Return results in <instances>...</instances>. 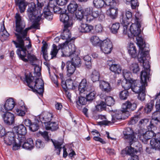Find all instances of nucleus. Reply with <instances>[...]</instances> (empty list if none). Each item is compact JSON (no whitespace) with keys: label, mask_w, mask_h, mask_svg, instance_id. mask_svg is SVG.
Masks as SVG:
<instances>
[{"label":"nucleus","mask_w":160,"mask_h":160,"mask_svg":"<svg viewBox=\"0 0 160 160\" xmlns=\"http://www.w3.org/2000/svg\"><path fill=\"white\" fill-rule=\"evenodd\" d=\"M138 136L140 140L144 144H147L149 140L154 137L150 141L152 148L160 150V133H155L153 129L146 131L145 129H142L139 131Z\"/></svg>","instance_id":"1"},{"label":"nucleus","mask_w":160,"mask_h":160,"mask_svg":"<svg viewBox=\"0 0 160 160\" xmlns=\"http://www.w3.org/2000/svg\"><path fill=\"white\" fill-rule=\"evenodd\" d=\"M140 62L143 63V67L144 69L141 73L140 78L141 84L139 86L140 89L138 92H135L138 94V98L141 101H144L145 98V87L147 86V81L148 80L149 75L150 66L149 64L148 61H146L144 63V62L142 58L139 59Z\"/></svg>","instance_id":"2"},{"label":"nucleus","mask_w":160,"mask_h":160,"mask_svg":"<svg viewBox=\"0 0 160 160\" xmlns=\"http://www.w3.org/2000/svg\"><path fill=\"white\" fill-rule=\"evenodd\" d=\"M83 12L87 21L89 23L98 17L100 21L103 20L105 18L103 13L101 11L94 10L92 7H88L85 8L83 11L78 10L76 12L75 15L78 19L81 20L83 18Z\"/></svg>","instance_id":"3"},{"label":"nucleus","mask_w":160,"mask_h":160,"mask_svg":"<svg viewBox=\"0 0 160 160\" xmlns=\"http://www.w3.org/2000/svg\"><path fill=\"white\" fill-rule=\"evenodd\" d=\"M62 48L61 55L62 57H69L71 58V63L76 67H80L82 64L81 60L76 52V48L74 44H70L67 47L65 45H60Z\"/></svg>","instance_id":"4"},{"label":"nucleus","mask_w":160,"mask_h":160,"mask_svg":"<svg viewBox=\"0 0 160 160\" xmlns=\"http://www.w3.org/2000/svg\"><path fill=\"white\" fill-rule=\"evenodd\" d=\"M12 42L17 48H18L17 51V54L20 59L25 62L28 61L33 65H35L38 60L35 55L28 53L26 48L24 46L23 40L18 41V42L14 41Z\"/></svg>","instance_id":"5"},{"label":"nucleus","mask_w":160,"mask_h":160,"mask_svg":"<svg viewBox=\"0 0 160 160\" xmlns=\"http://www.w3.org/2000/svg\"><path fill=\"white\" fill-rule=\"evenodd\" d=\"M123 110L122 111L116 110L114 114L112 115V119L111 121L107 120L103 121V124L107 125L111 123H114L117 121L118 120L121 119L122 118V114L124 113H129L128 111V109L131 111L135 110L137 107L136 103H132L130 101H127L125 103H123L122 106Z\"/></svg>","instance_id":"6"},{"label":"nucleus","mask_w":160,"mask_h":160,"mask_svg":"<svg viewBox=\"0 0 160 160\" xmlns=\"http://www.w3.org/2000/svg\"><path fill=\"white\" fill-rule=\"evenodd\" d=\"M15 18L16 23L15 31L16 32L15 33V34L17 37L18 41L24 39H27L26 36H27L28 31L31 29L32 27L31 26L23 30L25 24V22L22 20V17L20 14L18 13H17Z\"/></svg>","instance_id":"7"},{"label":"nucleus","mask_w":160,"mask_h":160,"mask_svg":"<svg viewBox=\"0 0 160 160\" xmlns=\"http://www.w3.org/2000/svg\"><path fill=\"white\" fill-rule=\"evenodd\" d=\"M37 7L35 3L31 2L27 10L28 16L31 21L33 22L38 23L41 19L42 14L41 13L42 8L44 6L43 3H39L38 1L37 3Z\"/></svg>","instance_id":"8"},{"label":"nucleus","mask_w":160,"mask_h":160,"mask_svg":"<svg viewBox=\"0 0 160 160\" xmlns=\"http://www.w3.org/2000/svg\"><path fill=\"white\" fill-rule=\"evenodd\" d=\"M26 81L28 85L34 92L42 95L44 91V82L40 78H35L33 76L26 75Z\"/></svg>","instance_id":"9"},{"label":"nucleus","mask_w":160,"mask_h":160,"mask_svg":"<svg viewBox=\"0 0 160 160\" xmlns=\"http://www.w3.org/2000/svg\"><path fill=\"white\" fill-rule=\"evenodd\" d=\"M78 90L81 95H86L88 101H92L96 96V92L93 87L87 82L86 79H83L78 86Z\"/></svg>","instance_id":"10"},{"label":"nucleus","mask_w":160,"mask_h":160,"mask_svg":"<svg viewBox=\"0 0 160 160\" xmlns=\"http://www.w3.org/2000/svg\"><path fill=\"white\" fill-rule=\"evenodd\" d=\"M155 99L156 110L152 113L150 123L147 127L148 130H154L156 128V125L160 122V92L155 95Z\"/></svg>","instance_id":"11"},{"label":"nucleus","mask_w":160,"mask_h":160,"mask_svg":"<svg viewBox=\"0 0 160 160\" xmlns=\"http://www.w3.org/2000/svg\"><path fill=\"white\" fill-rule=\"evenodd\" d=\"M141 84V81L135 80L130 78L128 79H124L122 82V86L125 90L131 88L134 92H138L140 89L139 86Z\"/></svg>","instance_id":"12"},{"label":"nucleus","mask_w":160,"mask_h":160,"mask_svg":"<svg viewBox=\"0 0 160 160\" xmlns=\"http://www.w3.org/2000/svg\"><path fill=\"white\" fill-rule=\"evenodd\" d=\"M139 13H136L135 15V19L132 20V25L130 26L129 32L131 36H137L140 34L141 31L140 28V18L139 16Z\"/></svg>","instance_id":"13"},{"label":"nucleus","mask_w":160,"mask_h":160,"mask_svg":"<svg viewBox=\"0 0 160 160\" xmlns=\"http://www.w3.org/2000/svg\"><path fill=\"white\" fill-rule=\"evenodd\" d=\"M135 36L136 37V39L139 44H141L143 43V39L140 36V34L138 35ZM139 47L140 49L139 53L140 56L138 59V61L140 63H142L143 64V63L142 62H140L139 61V59L140 58H142V59L143 60L144 63L146 62V61H148L149 64L150 65L149 62V59H150V58L149 55L148 51V50H145L144 48L143 47V45L142 46H141L140 45Z\"/></svg>","instance_id":"14"},{"label":"nucleus","mask_w":160,"mask_h":160,"mask_svg":"<svg viewBox=\"0 0 160 160\" xmlns=\"http://www.w3.org/2000/svg\"><path fill=\"white\" fill-rule=\"evenodd\" d=\"M123 133L124 139L127 140L130 145L137 140V133L131 128H127L125 129Z\"/></svg>","instance_id":"15"},{"label":"nucleus","mask_w":160,"mask_h":160,"mask_svg":"<svg viewBox=\"0 0 160 160\" xmlns=\"http://www.w3.org/2000/svg\"><path fill=\"white\" fill-rule=\"evenodd\" d=\"M72 27H64L63 32L61 34V38L63 40H66L65 42L62 43L60 44L59 45V49H61L62 51V48H60V45H62L63 44L65 45L67 47H68V45L70 43H73V41L71 42L70 41L72 40V38H71V34L70 32L69 29Z\"/></svg>","instance_id":"16"},{"label":"nucleus","mask_w":160,"mask_h":160,"mask_svg":"<svg viewBox=\"0 0 160 160\" xmlns=\"http://www.w3.org/2000/svg\"><path fill=\"white\" fill-rule=\"evenodd\" d=\"M100 46L102 51L105 54L111 53L113 48L112 43L108 38L102 41Z\"/></svg>","instance_id":"17"},{"label":"nucleus","mask_w":160,"mask_h":160,"mask_svg":"<svg viewBox=\"0 0 160 160\" xmlns=\"http://www.w3.org/2000/svg\"><path fill=\"white\" fill-rule=\"evenodd\" d=\"M15 102L12 98L7 99L3 106L1 105L0 112L1 113L8 111H11L15 106Z\"/></svg>","instance_id":"18"},{"label":"nucleus","mask_w":160,"mask_h":160,"mask_svg":"<svg viewBox=\"0 0 160 160\" xmlns=\"http://www.w3.org/2000/svg\"><path fill=\"white\" fill-rule=\"evenodd\" d=\"M52 142L54 146L55 151H56V153L57 154L59 155L60 153V152L62 148L63 149V157L64 158H66L68 155L67 152L66 151V149L65 147V146H62L63 143V140L60 141H56L53 140L51 139Z\"/></svg>","instance_id":"19"},{"label":"nucleus","mask_w":160,"mask_h":160,"mask_svg":"<svg viewBox=\"0 0 160 160\" xmlns=\"http://www.w3.org/2000/svg\"><path fill=\"white\" fill-rule=\"evenodd\" d=\"M60 20L63 23L64 27H72L73 24L72 18L66 13H61L60 15Z\"/></svg>","instance_id":"20"},{"label":"nucleus","mask_w":160,"mask_h":160,"mask_svg":"<svg viewBox=\"0 0 160 160\" xmlns=\"http://www.w3.org/2000/svg\"><path fill=\"white\" fill-rule=\"evenodd\" d=\"M132 13L129 11H127L125 13H122V18L120 22L121 23L129 24L130 22H132V20L135 19V18H132Z\"/></svg>","instance_id":"21"},{"label":"nucleus","mask_w":160,"mask_h":160,"mask_svg":"<svg viewBox=\"0 0 160 160\" xmlns=\"http://www.w3.org/2000/svg\"><path fill=\"white\" fill-rule=\"evenodd\" d=\"M4 112L2 115L4 122L8 125L12 124L14 122V114L8 112Z\"/></svg>","instance_id":"22"},{"label":"nucleus","mask_w":160,"mask_h":160,"mask_svg":"<svg viewBox=\"0 0 160 160\" xmlns=\"http://www.w3.org/2000/svg\"><path fill=\"white\" fill-rule=\"evenodd\" d=\"M53 118L52 114L48 112H43L39 116L40 120L45 125L46 124L49 122Z\"/></svg>","instance_id":"23"},{"label":"nucleus","mask_w":160,"mask_h":160,"mask_svg":"<svg viewBox=\"0 0 160 160\" xmlns=\"http://www.w3.org/2000/svg\"><path fill=\"white\" fill-rule=\"evenodd\" d=\"M15 134L12 132H8L6 133L3 138L4 142L7 145H11L14 143L16 140Z\"/></svg>","instance_id":"24"},{"label":"nucleus","mask_w":160,"mask_h":160,"mask_svg":"<svg viewBox=\"0 0 160 160\" xmlns=\"http://www.w3.org/2000/svg\"><path fill=\"white\" fill-rule=\"evenodd\" d=\"M76 85L75 82L71 79H68L65 82L62 81L61 82V85L63 88L65 90L67 89H74Z\"/></svg>","instance_id":"25"},{"label":"nucleus","mask_w":160,"mask_h":160,"mask_svg":"<svg viewBox=\"0 0 160 160\" xmlns=\"http://www.w3.org/2000/svg\"><path fill=\"white\" fill-rule=\"evenodd\" d=\"M15 3L18 8L20 12L21 13L24 12L29 4L25 0H15Z\"/></svg>","instance_id":"26"},{"label":"nucleus","mask_w":160,"mask_h":160,"mask_svg":"<svg viewBox=\"0 0 160 160\" xmlns=\"http://www.w3.org/2000/svg\"><path fill=\"white\" fill-rule=\"evenodd\" d=\"M127 49L128 52L131 57L135 58L138 56V51L133 43L130 42L128 43L127 46Z\"/></svg>","instance_id":"27"},{"label":"nucleus","mask_w":160,"mask_h":160,"mask_svg":"<svg viewBox=\"0 0 160 160\" xmlns=\"http://www.w3.org/2000/svg\"><path fill=\"white\" fill-rule=\"evenodd\" d=\"M99 87L102 91L107 92H109L112 90L110 84L105 81H99Z\"/></svg>","instance_id":"28"},{"label":"nucleus","mask_w":160,"mask_h":160,"mask_svg":"<svg viewBox=\"0 0 160 160\" xmlns=\"http://www.w3.org/2000/svg\"><path fill=\"white\" fill-rule=\"evenodd\" d=\"M13 130L14 131L19 135L18 136L21 137L26 134L27 132L26 128L23 124H21L18 126L14 127Z\"/></svg>","instance_id":"29"},{"label":"nucleus","mask_w":160,"mask_h":160,"mask_svg":"<svg viewBox=\"0 0 160 160\" xmlns=\"http://www.w3.org/2000/svg\"><path fill=\"white\" fill-rule=\"evenodd\" d=\"M93 27L87 24L81 23L78 28V30L82 33L89 32L92 30Z\"/></svg>","instance_id":"30"},{"label":"nucleus","mask_w":160,"mask_h":160,"mask_svg":"<svg viewBox=\"0 0 160 160\" xmlns=\"http://www.w3.org/2000/svg\"><path fill=\"white\" fill-rule=\"evenodd\" d=\"M76 67L71 63L70 61H68L66 63L67 75L70 77L75 71Z\"/></svg>","instance_id":"31"},{"label":"nucleus","mask_w":160,"mask_h":160,"mask_svg":"<svg viewBox=\"0 0 160 160\" xmlns=\"http://www.w3.org/2000/svg\"><path fill=\"white\" fill-rule=\"evenodd\" d=\"M45 126L46 130L52 131H55L59 128L58 123L57 122H49L46 124Z\"/></svg>","instance_id":"32"},{"label":"nucleus","mask_w":160,"mask_h":160,"mask_svg":"<svg viewBox=\"0 0 160 160\" xmlns=\"http://www.w3.org/2000/svg\"><path fill=\"white\" fill-rule=\"evenodd\" d=\"M118 9L116 7H110L107 12V14L112 19H115L118 15Z\"/></svg>","instance_id":"33"},{"label":"nucleus","mask_w":160,"mask_h":160,"mask_svg":"<svg viewBox=\"0 0 160 160\" xmlns=\"http://www.w3.org/2000/svg\"><path fill=\"white\" fill-rule=\"evenodd\" d=\"M22 147L28 150H31L34 148V143L33 141L31 138H29L27 139L23 142Z\"/></svg>","instance_id":"34"},{"label":"nucleus","mask_w":160,"mask_h":160,"mask_svg":"<svg viewBox=\"0 0 160 160\" xmlns=\"http://www.w3.org/2000/svg\"><path fill=\"white\" fill-rule=\"evenodd\" d=\"M128 67L131 72L133 73L137 74L140 71V68L137 63L133 62L129 64Z\"/></svg>","instance_id":"35"},{"label":"nucleus","mask_w":160,"mask_h":160,"mask_svg":"<svg viewBox=\"0 0 160 160\" xmlns=\"http://www.w3.org/2000/svg\"><path fill=\"white\" fill-rule=\"evenodd\" d=\"M18 141V143L15 141L13 146V149L15 150H17L19 149L21 145H22L23 142L25 140L26 138L25 137L22 136L21 137L18 136L17 138Z\"/></svg>","instance_id":"36"},{"label":"nucleus","mask_w":160,"mask_h":160,"mask_svg":"<svg viewBox=\"0 0 160 160\" xmlns=\"http://www.w3.org/2000/svg\"><path fill=\"white\" fill-rule=\"evenodd\" d=\"M9 36V34L6 30L4 26L3 25V26L2 27L1 29V31L0 32V39L2 41H4L7 39Z\"/></svg>","instance_id":"37"},{"label":"nucleus","mask_w":160,"mask_h":160,"mask_svg":"<svg viewBox=\"0 0 160 160\" xmlns=\"http://www.w3.org/2000/svg\"><path fill=\"white\" fill-rule=\"evenodd\" d=\"M78 7L76 2L74 1H72L68 6V10L71 13H74L77 10Z\"/></svg>","instance_id":"38"},{"label":"nucleus","mask_w":160,"mask_h":160,"mask_svg":"<svg viewBox=\"0 0 160 160\" xmlns=\"http://www.w3.org/2000/svg\"><path fill=\"white\" fill-rule=\"evenodd\" d=\"M93 4L95 8H101L106 7L104 0H93Z\"/></svg>","instance_id":"39"},{"label":"nucleus","mask_w":160,"mask_h":160,"mask_svg":"<svg viewBox=\"0 0 160 160\" xmlns=\"http://www.w3.org/2000/svg\"><path fill=\"white\" fill-rule=\"evenodd\" d=\"M51 11L52 9L48 7V5L47 8L45 7L44 8L43 12L45 18L47 19H52V14Z\"/></svg>","instance_id":"40"},{"label":"nucleus","mask_w":160,"mask_h":160,"mask_svg":"<svg viewBox=\"0 0 160 160\" xmlns=\"http://www.w3.org/2000/svg\"><path fill=\"white\" fill-rule=\"evenodd\" d=\"M26 111H27V109L25 106H22L20 107L16 108L15 112L19 116H23L25 115Z\"/></svg>","instance_id":"41"},{"label":"nucleus","mask_w":160,"mask_h":160,"mask_svg":"<svg viewBox=\"0 0 160 160\" xmlns=\"http://www.w3.org/2000/svg\"><path fill=\"white\" fill-rule=\"evenodd\" d=\"M110 70L115 73L119 74L121 72L122 68L119 65L113 64L109 68Z\"/></svg>","instance_id":"42"},{"label":"nucleus","mask_w":160,"mask_h":160,"mask_svg":"<svg viewBox=\"0 0 160 160\" xmlns=\"http://www.w3.org/2000/svg\"><path fill=\"white\" fill-rule=\"evenodd\" d=\"M90 41L92 44L95 46H100L102 41H101L99 38L96 36H92L90 39Z\"/></svg>","instance_id":"43"},{"label":"nucleus","mask_w":160,"mask_h":160,"mask_svg":"<svg viewBox=\"0 0 160 160\" xmlns=\"http://www.w3.org/2000/svg\"><path fill=\"white\" fill-rule=\"evenodd\" d=\"M100 75L99 72L96 70L93 71L90 75L91 80L94 82L99 81Z\"/></svg>","instance_id":"44"},{"label":"nucleus","mask_w":160,"mask_h":160,"mask_svg":"<svg viewBox=\"0 0 160 160\" xmlns=\"http://www.w3.org/2000/svg\"><path fill=\"white\" fill-rule=\"evenodd\" d=\"M48 7L51 8L52 11H53L55 13H60L62 12V9L59 7L56 6L53 3L50 2L48 3Z\"/></svg>","instance_id":"45"},{"label":"nucleus","mask_w":160,"mask_h":160,"mask_svg":"<svg viewBox=\"0 0 160 160\" xmlns=\"http://www.w3.org/2000/svg\"><path fill=\"white\" fill-rule=\"evenodd\" d=\"M88 100L86 98L83 97H80L78 98L76 103L77 105L79 107L81 106L82 105H85Z\"/></svg>","instance_id":"46"},{"label":"nucleus","mask_w":160,"mask_h":160,"mask_svg":"<svg viewBox=\"0 0 160 160\" xmlns=\"http://www.w3.org/2000/svg\"><path fill=\"white\" fill-rule=\"evenodd\" d=\"M105 103L106 106H110L113 105L115 101L113 98L111 96H108L106 97L105 98Z\"/></svg>","instance_id":"47"},{"label":"nucleus","mask_w":160,"mask_h":160,"mask_svg":"<svg viewBox=\"0 0 160 160\" xmlns=\"http://www.w3.org/2000/svg\"><path fill=\"white\" fill-rule=\"evenodd\" d=\"M53 48L52 49L50 54L51 55V58L56 57V55L58 52L59 49V46H58V47L55 44H53L52 45Z\"/></svg>","instance_id":"48"},{"label":"nucleus","mask_w":160,"mask_h":160,"mask_svg":"<svg viewBox=\"0 0 160 160\" xmlns=\"http://www.w3.org/2000/svg\"><path fill=\"white\" fill-rule=\"evenodd\" d=\"M129 94L128 91L126 90H123L120 92L119 97L121 99L125 100L128 96Z\"/></svg>","instance_id":"49"},{"label":"nucleus","mask_w":160,"mask_h":160,"mask_svg":"<svg viewBox=\"0 0 160 160\" xmlns=\"http://www.w3.org/2000/svg\"><path fill=\"white\" fill-rule=\"evenodd\" d=\"M47 44H44L42 48V52L43 53V56L46 61L48 60L47 50Z\"/></svg>","instance_id":"50"},{"label":"nucleus","mask_w":160,"mask_h":160,"mask_svg":"<svg viewBox=\"0 0 160 160\" xmlns=\"http://www.w3.org/2000/svg\"><path fill=\"white\" fill-rule=\"evenodd\" d=\"M106 107V104L103 101H101L96 105V110L97 111H100L105 109Z\"/></svg>","instance_id":"51"},{"label":"nucleus","mask_w":160,"mask_h":160,"mask_svg":"<svg viewBox=\"0 0 160 160\" xmlns=\"http://www.w3.org/2000/svg\"><path fill=\"white\" fill-rule=\"evenodd\" d=\"M120 27V24L116 22L113 24L110 28L111 32L113 33H116Z\"/></svg>","instance_id":"52"},{"label":"nucleus","mask_w":160,"mask_h":160,"mask_svg":"<svg viewBox=\"0 0 160 160\" xmlns=\"http://www.w3.org/2000/svg\"><path fill=\"white\" fill-rule=\"evenodd\" d=\"M153 105V102L152 101H151L148 103L144 109L145 112L147 113L150 112L152 109Z\"/></svg>","instance_id":"53"},{"label":"nucleus","mask_w":160,"mask_h":160,"mask_svg":"<svg viewBox=\"0 0 160 160\" xmlns=\"http://www.w3.org/2000/svg\"><path fill=\"white\" fill-rule=\"evenodd\" d=\"M35 146L38 149H42L44 146V144L41 140L37 139L36 141Z\"/></svg>","instance_id":"54"},{"label":"nucleus","mask_w":160,"mask_h":160,"mask_svg":"<svg viewBox=\"0 0 160 160\" xmlns=\"http://www.w3.org/2000/svg\"><path fill=\"white\" fill-rule=\"evenodd\" d=\"M39 133L44 138L46 141H48L50 140L48 133L47 132L45 131L44 132L40 131Z\"/></svg>","instance_id":"55"},{"label":"nucleus","mask_w":160,"mask_h":160,"mask_svg":"<svg viewBox=\"0 0 160 160\" xmlns=\"http://www.w3.org/2000/svg\"><path fill=\"white\" fill-rule=\"evenodd\" d=\"M131 7L132 9H135L139 6V3L137 0H131Z\"/></svg>","instance_id":"56"},{"label":"nucleus","mask_w":160,"mask_h":160,"mask_svg":"<svg viewBox=\"0 0 160 160\" xmlns=\"http://www.w3.org/2000/svg\"><path fill=\"white\" fill-rule=\"evenodd\" d=\"M121 24H122V25L123 26V30H122L123 33L124 34H125V35L127 34V35H128V37H131L130 34L128 32H127L128 26V25L129 24H127L126 23V24L121 23Z\"/></svg>","instance_id":"57"},{"label":"nucleus","mask_w":160,"mask_h":160,"mask_svg":"<svg viewBox=\"0 0 160 160\" xmlns=\"http://www.w3.org/2000/svg\"><path fill=\"white\" fill-rule=\"evenodd\" d=\"M29 129L32 132L37 131L39 128V126L37 123H32L29 128Z\"/></svg>","instance_id":"58"},{"label":"nucleus","mask_w":160,"mask_h":160,"mask_svg":"<svg viewBox=\"0 0 160 160\" xmlns=\"http://www.w3.org/2000/svg\"><path fill=\"white\" fill-rule=\"evenodd\" d=\"M125 151L126 154L130 155L133 153L134 152V149L131 146L127 147L125 148Z\"/></svg>","instance_id":"59"},{"label":"nucleus","mask_w":160,"mask_h":160,"mask_svg":"<svg viewBox=\"0 0 160 160\" xmlns=\"http://www.w3.org/2000/svg\"><path fill=\"white\" fill-rule=\"evenodd\" d=\"M123 75L124 78V79H129L128 78L130 77L131 75V73L129 71H127L126 70H124L123 71Z\"/></svg>","instance_id":"60"},{"label":"nucleus","mask_w":160,"mask_h":160,"mask_svg":"<svg viewBox=\"0 0 160 160\" xmlns=\"http://www.w3.org/2000/svg\"><path fill=\"white\" fill-rule=\"evenodd\" d=\"M57 4L60 6H63L66 4L68 0H56Z\"/></svg>","instance_id":"61"},{"label":"nucleus","mask_w":160,"mask_h":160,"mask_svg":"<svg viewBox=\"0 0 160 160\" xmlns=\"http://www.w3.org/2000/svg\"><path fill=\"white\" fill-rule=\"evenodd\" d=\"M139 119V118L138 116H135L131 119L129 123L131 124H135L138 122Z\"/></svg>","instance_id":"62"},{"label":"nucleus","mask_w":160,"mask_h":160,"mask_svg":"<svg viewBox=\"0 0 160 160\" xmlns=\"http://www.w3.org/2000/svg\"><path fill=\"white\" fill-rule=\"evenodd\" d=\"M102 27L100 24L96 25L95 27V30L97 32L99 33L102 32Z\"/></svg>","instance_id":"63"},{"label":"nucleus","mask_w":160,"mask_h":160,"mask_svg":"<svg viewBox=\"0 0 160 160\" xmlns=\"http://www.w3.org/2000/svg\"><path fill=\"white\" fill-rule=\"evenodd\" d=\"M23 123L26 126L28 127L29 128L30 126L32 123L31 121L28 119H25L23 121Z\"/></svg>","instance_id":"64"}]
</instances>
